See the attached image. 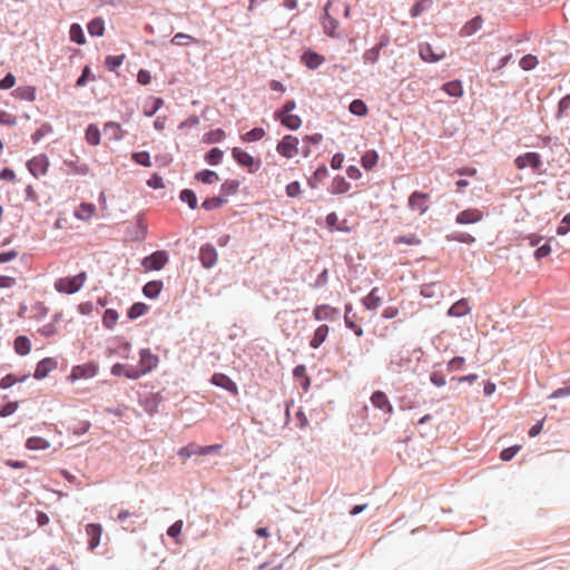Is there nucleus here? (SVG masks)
I'll list each match as a JSON object with an SVG mask.
<instances>
[{
	"instance_id": "1",
	"label": "nucleus",
	"mask_w": 570,
	"mask_h": 570,
	"mask_svg": "<svg viewBox=\"0 0 570 570\" xmlns=\"http://www.w3.org/2000/svg\"><path fill=\"white\" fill-rule=\"evenodd\" d=\"M87 273L80 272L75 276L61 277L56 281L55 288L59 293L75 294L83 286Z\"/></svg>"
},
{
	"instance_id": "2",
	"label": "nucleus",
	"mask_w": 570,
	"mask_h": 570,
	"mask_svg": "<svg viewBox=\"0 0 570 570\" xmlns=\"http://www.w3.org/2000/svg\"><path fill=\"white\" fill-rule=\"evenodd\" d=\"M99 365L96 362H88L80 365H75L71 368L70 374L67 380L70 382H76L81 379H91L98 374Z\"/></svg>"
},
{
	"instance_id": "3",
	"label": "nucleus",
	"mask_w": 570,
	"mask_h": 570,
	"mask_svg": "<svg viewBox=\"0 0 570 570\" xmlns=\"http://www.w3.org/2000/svg\"><path fill=\"white\" fill-rule=\"evenodd\" d=\"M169 262V255L166 250H155L141 259V266L146 271H160Z\"/></svg>"
},
{
	"instance_id": "4",
	"label": "nucleus",
	"mask_w": 570,
	"mask_h": 570,
	"mask_svg": "<svg viewBox=\"0 0 570 570\" xmlns=\"http://www.w3.org/2000/svg\"><path fill=\"white\" fill-rule=\"evenodd\" d=\"M232 156L239 166L247 168L250 174L256 173L261 168V160L255 159L250 154L239 147L232 149Z\"/></svg>"
},
{
	"instance_id": "5",
	"label": "nucleus",
	"mask_w": 570,
	"mask_h": 570,
	"mask_svg": "<svg viewBox=\"0 0 570 570\" xmlns=\"http://www.w3.org/2000/svg\"><path fill=\"white\" fill-rule=\"evenodd\" d=\"M158 363L159 357L156 354H153L149 348L140 350L139 364L136 366V370L138 371L139 374V379L151 372L154 368H156Z\"/></svg>"
},
{
	"instance_id": "6",
	"label": "nucleus",
	"mask_w": 570,
	"mask_h": 570,
	"mask_svg": "<svg viewBox=\"0 0 570 570\" xmlns=\"http://www.w3.org/2000/svg\"><path fill=\"white\" fill-rule=\"evenodd\" d=\"M514 165L518 169L531 168L533 171L540 173L543 165L540 154L535 151H528L519 155L514 159Z\"/></svg>"
},
{
	"instance_id": "7",
	"label": "nucleus",
	"mask_w": 570,
	"mask_h": 570,
	"mask_svg": "<svg viewBox=\"0 0 570 570\" xmlns=\"http://www.w3.org/2000/svg\"><path fill=\"white\" fill-rule=\"evenodd\" d=\"M298 139L292 135H285L276 146L277 153L285 158H293L298 154Z\"/></svg>"
},
{
	"instance_id": "8",
	"label": "nucleus",
	"mask_w": 570,
	"mask_h": 570,
	"mask_svg": "<svg viewBox=\"0 0 570 570\" xmlns=\"http://www.w3.org/2000/svg\"><path fill=\"white\" fill-rule=\"evenodd\" d=\"M313 317L315 321L336 322L341 318V311L328 304L316 305L313 309Z\"/></svg>"
},
{
	"instance_id": "9",
	"label": "nucleus",
	"mask_w": 570,
	"mask_h": 570,
	"mask_svg": "<svg viewBox=\"0 0 570 570\" xmlns=\"http://www.w3.org/2000/svg\"><path fill=\"white\" fill-rule=\"evenodd\" d=\"M26 165L29 173L35 178H38L39 176L47 174L49 168V159L46 154H40L29 159Z\"/></svg>"
},
{
	"instance_id": "10",
	"label": "nucleus",
	"mask_w": 570,
	"mask_h": 570,
	"mask_svg": "<svg viewBox=\"0 0 570 570\" xmlns=\"http://www.w3.org/2000/svg\"><path fill=\"white\" fill-rule=\"evenodd\" d=\"M217 257L218 254L213 244L206 243L200 246L198 258L204 268L209 269L214 267L217 263Z\"/></svg>"
},
{
	"instance_id": "11",
	"label": "nucleus",
	"mask_w": 570,
	"mask_h": 570,
	"mask_svg": "<svg viewBox=\"0 0 570 570\" xmlns=\"http://www.w3.org/2000/svg\"><path fill=\"white\" fill-rule=\"evenodd\" d=\"M209 382L213 385L227 391L233 396L238 395L237 384L228 375H226L224 373H214L210 376Z\"/></svg>"
},
{
	"instance_id": "12",
	"label": "nucleus",
	"mask_w": 570,
	"mask_h": 570,
	"mask_svg": "<svg viewBox=\"0 0 570 570\" xmlns=\"http://www.w3.org/2000/svg\"><path fill=\"white\" fill-rule=\"evenodd\" d=\"M333 1L327 0L323 8V16L321 17L324 33L331 38L335 37V30L338 27V20L330 14V8Z\"/></svg>"
},
{
	"instance_id": "13",
	"label": "nucleus",
	"mask_w": 570,
	"mask_h": 570,
	"mask_svg": "<svg viewBox=\"0 0 570 570\" xmlns=\"http://www.w3.org/2000/svg\"><path fill=\"white\" fill-rule=\"evenodd\" d=\"M419 56L423 61L434 63L444 59L445 51H435L430 43L424 42L419 45Z\"/></svg>"
},
{
	"instance_id": "14",
	"label": "nucleus",
	"mask_w": 570,
	"mask_h": 570,
	"mask_svg": "<svg viewBox=\"0 0 570 570\" xmlns=\"http://www.w3.org/2000/svg\"><path fill=\"white\" fill-rule=\"evenodd\" d=\"M324 61L325 57L311 48L304 50L301 56V62L311 70L317 69Z\"/></svg>"
},
{
	"instance_id": "15",
	"label": "nucleus",
	"mask_w": 570,
	"mask_h": 570,
	"mask_svg": "<svg viewBox=\"0 0 570 570\" xmlns=\"http://www.w3.org/2000/svg\"><path fill=\"white\" fill-rule=\"evenodd\" d=\"M370 400L375 409L383 411L387 415L393 414V405L391 404L387 395L383 391H374Z\"/></svg>"
},
{
	"instance_id": "16",
	"label": "nucleus",
	"mask_w": 570,
	"mask_h": 570,
	"mask_svg": "<svg viewBox=\"0 0 570 570\" xmlns=\"http://www.w3.org/2000/svg\"><path fill=\"white\" fill-rule=\"evenodd\" d=\"M428 199L429 194L415 190L410 195L407 206L411 210H416L420 214H424L429 209L426 205Z\"/></svg>"
},
{
	"instance_id": "17",
	"label": "nucleus",
	"mask_w": 570,
	"mask_h": 570,
	"mask_svg": "<svg viewBox=\"0 0 570 570\" xmlns=\"http://www.w3.org/2000/svg\"><path fill=\"white\" fill-rule=\"evenodd\" d=\"M483 217V214L478 208H468L458 213L455 217V223L460 225H469L475 224L480 222Z\"/></svg>"
},
{
	"instance_id": "18",
	"label": "nucleus",
	"mask_w": 570,
	"mask_h": 570,
	"mask_svg": "<svg viewBox=\"0 0 570 570\" xmlns=\"http://www.w3.org/2000/svg\"><path fill=\"white\" fill-rule=\"evenodd\" d=\"M58 365V362L53 357H45L40 360L33 373V377L36 380H42L49 375V373L55 370Z\"/></svg>"
},
{
	"instance_id": "19",
	"label": "nucleus",
	"mask_w": 570,
	"mask_h": 570,
	"mask_svg": "<svg viewBox=\"0 0 570 570\" xmlns=\"http://www.w3.org/2000/svg\"><path fill=\"white\" fill-rule=\"evenodd\" d=\"M110 373L114 376H125L130 380H138L139 374L135 365H128L122 363H115L111 366Z\"/></svg>"
},
{
	"instance_id": "20",
	"label": "nucleus",
	"mask_w": 570,
	"mask_h": 570,
	"mask_svg": "<svg viewBox=\"0 0 570 570\" xmlns=\"http://www.w3.org/2000/svg\"><path fill=\"white\" fill-rule=\"evenodd\" d=\"M86 533L89 537L88 549L92 551L100 543L102 528L99 523H88L86 525Z\"/></svg>"
},
{
	"instance_id": "21",
	"label": "nucleus",
	"mask_w": 570,
	"mask_h": 570,
	"mask_svg": "<svg viewBox=\"0 0 570 570\" xmlns=\"http://www.w3.org/2000/svg\"><path fill=\"white\" fill-rule=\"evenodd\" d=\"M274 119L279 121L283 127H285L288 130H297L302 126V119L297 115L293 114H286V115H279L274 114Z\"/></svg>"
},
{
	"instance_id": "22",
	"label": "nucleus",
	"mask_w": 570,
	"mask_h": 570,
	"mask_svg": "<svg viewBox=\"0 0 570 570\" xmlns=\"http://www.w3.org/2000/svg\"><path fill=\"white\" fill-rule=\"evenodd\" d=\"M380 288L373 287L370 293L362 298V304L367 311H375L380 307L382 303V297L380 296Z\"/></svg>"
},
{
	"instance_id": "23",
	"label": "nucleus",
	"mask_w": 570,
	"mask_h": 570,
	"mask_svg": "<svg viewBox=\"0 0 570 570\" xmlns=\"http://www.w3.org/2000/svg\"><path fill=\"white\" fill-rule=\"evenodd\" d=\"M344 309H345V311H344V323H345V326H346L348 330L353 331V332H354V334H355L357 337H361V336L363 335L364 331H363V328H362L360 325H357V324L354 322L353 317H354L355 315L351 316V314H352V312H353V305H352V303H346V304H345Z\"/></svg>"
},
{
	"instance_id": "24",
	"label": "nucleus",
	"mask_w": 570,
	"mask_h": 570,
	"mask_svg": "<svg viewBox=\"0 0 570 570\" xmlns=\"http://www.w3.org/2000/svg\"><path fill=\"white\" fill-rule=\"evenodd\" d=\"M12 96L17 99L32 102L37 97V89L35 86H20L12 91Z\"/></svg>"
},
{
	"instance_id": "25",
	"label": "nucleus",
	"mask_w": 570,
	"mask_h": 570,
	"mask_svg": "<svg viewBox=\"0 0 570 570\" xmlns=\"http://www.w3.org/2000/svg\"><path fill=\"white\" fill-rule=\"evenodd\" d=\"M483 19L481 16H476L464 23L460 30L461 37H470L478 32L482 28Z\"/></svg>"
},
{
	"instance_id": "26",
	"label": "nucleus",
	"mask_w": 570,
	"mask_h": 570,
	"mask_svg": "<svg viewBox=\"0 0 570 570\" xmlns=\"http://www.w3.org/2000/svg\"><path fill=\"white\" fill-rule=\"evenodd\" d=\"M442 90L452 98H461L464 94L462 81L459 79L443 83Z\"/></svg>"
},
{
	"instance_id": "27",
	"label": "nucleus",
	"mask_w": 570,
	"mask_h": 570,
	"mask_svg": "<svg viewBox=\"0 0 570 570\" xmlns=\"http://www.w3.org/2000/svg\"><path fill=\"white\" fill-rule=\"evenodd\" d=\"M163 287V281H149L142 286V294L149 299H155L159 296Z\"/></svg>"
},
{
	"instance_id": "28",
	"label": "nucleus",
	"mask_w": 570,
	"mask_h": 570,
	"mask_svg": "<svg viewBox=\"0 0 570 570\" xmlns=\"http://www.w3.org/2000/svg\"><path fill=\"white\" fill-rule=\"evenodd\" d=\"M330 327L325 324L320 325L315 331L309 341V346L314 350L318 348L327 338Z\"/></svg>"
},
{
	"instance_id": "29",
	"label": "nucleus",
	"mask_w": 570,
	"mask_h": 570,
	"mask_svg": "<svg viewBox=\"0 0 570 570\" xmlns=\"http://www.w3.org/2000/svg\"><path fill=\"white\" fill-rule=\"evenodd\" d=\"M470 313L468 301L462 298L453 303L448 309V315L451 317H462Z\"/></svg>"
},
{
	"instance_id": "30",
	"label": "nucleus",
	"mask_w": 570,
	"mask_h": 570,
	"mask_svg": "<svg viewBox=\"0 0 570 570\" xmlns=\"http://www.w3.org/2000/svg\"><path fill=\"white\" fill-rule=\"evenodd\" d=\"M14 352L20 356H26L31 351V342L26 335H18L13 342Z\"/></svg>"
},
{
	"instance_id": "31",
	"label": "nucleus",
	"mask_w": 570,
	"mask_h": 570,
	"mask_svg": "<svg viewBox=\"0 0 570 570\" xmlns=\"http://www.w3.org/2000/svg\"><path fill=\"white\" fill-rule=\"evenodd\" d=\"M163 105L164 100L160 97H148L144 106V115L146 117H153L163 107Z\"/></svg>"
},
{
	"instance_id": "32",
	"label": "nucleus",
	"mask_w": 570,
	"mask_h": 570,
	"mask_svg": "<svg viewBox=\"0 0 570 570\" xmlns=\"http://www.w3.org/2000/svg\"><path fill=\"white\" fill-rule=\"evenodd\" d=\"M350 189L351 184L343 176L337 175L332 181L330 193L332 195H341L347 193Z\"/></svg>"
},
{
	"instance_id": "33",
	"label": "nucleus",
	"mask_w": 570,
	"mask_h": 570,
	"mask_svg": "<svg viewBox=\"0 0 570 570\" xmlns=\"http://www.w3.org/2000/svg\"><path fill=\"white\" fill-rule=\"evenodd\" d=\"M379 161V153L375 149L366 150L361 157L362 167L370 171L372 170Z\"/></svg>"
},
{
	"instance_id": "34",
	"label": "nucleus",
	"mask_w": 570,
	"mask_h": 570,
	"mask_svg": "<svg viewBox=\"0 0 570 570\" xmlns=\"http://www.w3.org/2000/svg\"><path fill=\"white\" fill-rule=\"evenodd\" d=\"M96 206L91 203H81L75 210V217L79 220H88L95 214Z\"/></svg>"
},
{
	"instance_id": "35",
	"label": "nucleus",
	"mask_w": 570,
	"mask_h": 570,
	"mask_svg": "<svg viewBox=\"0 0 570 570\" xmlns=\"http://www.w3.org/2000/svg\"><path fill=\"white\" fill-rule=\"evenodd\" d=\"M87 30L91 37H101L105 32V20L101 17H95L88 22Z\"/></svg>"
},
{
	"instance_id": "36",
	"label": "nucleus",
	"mask_w": 570,
	"mask_h": 570,
	"mask_svg": "<svg viewBox=\"0 0 570 570\" xmlns=\"http://www.w3.org/2000/svg\"><path fill=\"white\" fill-rule=\"evenodd\" d=\"M195 179L205 185H212L219 180V176L215 170L203 169L195 174Z\"/></svg>"
},
{
	"instance_id": "37",
	"label": "nucleus",
	"mask_w": 570,
	"mask_h": 570,
	"mask_svg": "<svg viewBox=\"0 0 570 570\" xmlns=\"http://www.w3.org/2000/svg\"><path fill=\"white\" fill-rule=\"evenodd\" d=\"M179 199L186 204L190 209H196L198 206V198L193 189L184 188L179 193Z\"/></svg>"
},
{
	"instance_id": "38",
	"label": "nucleus",
	"mask_w": 570,
	"mask_h": 570,
	"mask_svg": "<svg viewBox=\"0 0 570 570\" xmlns=\"http://www.w3.org/2000/svg\"><path fill=\"white\" fill-rule=\"evenodd\" d=\"M86 141L90 146H97L100 144L101 134L96 124H90L85 131Z\"/></svg>"
},
{
	"instance_id": "39",
	"label": "nucleus",
	"mask_w": 570,
	"mask_h": 570,
	"mask_svg": "<svg viewBox=\"0 0 570 570\" xmlns=\"http://www.w3.org/2000/svg\"><path fill=\"white\" fill-rule=\"evenodd\" d=\"M328 175V169L327 167L322 164L320 165L315 171L313 173V175L308 178V186L313 189L317 188L318 187V183L321 180H323L325 177H327Z\"/></svg>"
},
{
	"instance_id": "40",
	"label": "nucleus",
	"mask_w": 570,
	"mask_h": 570,
	"mask_svg": "<svg viewBox=\"0 0 570 570\" xmlns=\"http://www.w3.org/2000/svg\"><path fill=\"white\" fill-rule=\"evenodd\" d=\"M24 446L31 451L46 450L50 446V442L40 436H30L27 439Z\"/></svg>"
},
{
	"instance_id": "41",
	"label": "nucleus",
	"mask_w": 570,
	"mask_h": 570,
	"mask_svg": "<svg viewBox=\"0 0 570 570\" xmlns=\"http://www.w3.org/2000/svg\"><path fill=\"white\" fill-rule=\"evenodd\" d=\"M224 151L218 147L210 148L204 156V160L210 166H217L222 163Z\"/></svg>"
},
{
	"instance_id": "42",
	"label": "nucleus",
	"mask_w": 570,
	"mask_h": 570,
	"mask_svg": "<svg viewBox=\"0 0 570 570\" xmlns=\"http://www.w3.org/2000/svg\"><path fill=\"white\" fill-rule=\"evenodd\" d=\"M227 203V198H225L224 196H214V197H207L203 200L202 203V207L205 209V210H214V209H217V208H220L223 205H225Z\"/></svg>"
},
{
	"instance_id": "43",
	"label": "nucleus",
	"mask_w": 570,
	"mask_h": 570,
	"mask_svg": "<svg viewBox=\"0 0 570 570\" xmlns=\"http://www.w3.org/2000/svg\"><path fill=\"white\" fill-rule=\"evenodd\" d=\"M348 111L357 117H365L368 112L366 104L362 99H353L348 106Z\"/></svg>"
},
{
	"instance_id": "44",
	"label": "nucleus",
	"mask_w": 570,
	"mask_h": 570,
	"mask_svg": "<svg viewBox=\"0 0 570 570\" xmlns=\"http://www.w3.org/2000/svg\"><path fill=\"white\" fill-rule=\"evenodd\" d=\"M148 311V305L142 302H136L134 303L128 309H127V317L131 321L137 320L138 317L142 316Z\"/></svg>"
},
{
	"instance_id": "45",
	"label": "nucleus",
	"mask_w": 570,
	"mask_h": 570,
	"mask_svg": "<svg viewBox=\"0 0 570 570\" xmlns=\"http://www.w3.org/2000/svg\"><path fill=\"white\" fill-rule=\"evenodd\" d=\"M70 40L77 45L86 43V36L79 23H72L69 29Z\"/></svg>"
},
{
	"instance_id": "46",
	"label": "nucleus",
	"mask_w": 570,
	"mask_h": 570,
	"mask_svg": "<svg viewBox=\"0 0 570 570\" xmlns=\"http://www.w3.org/2000/svg\"><path fill=\"white\" fill-rule=\"evenodd\" d=\"M445 238L450 242H459L468 245L475 243V237L464 232L450 233L445 236Z\"/></svg>"
},
{
	"instance_id": "47",
	"label": "nucleus",
	"mask_w": 570,
	"mask_h": 570,
	"mask_svg": "<svg viewBox=\"0 0 570 570\" xmlns=\"http://www.w3.org/2000/svg\"><path fill=\"white\" fill-rule=\"evenodd\" d=\"M240 181L237 179H227L220 185V196H233L238 191Z\"/></svg>"
},
{
	"instance_id": "48",
	"label": "nucleus",
	"mask_w": 570,
	"mask_h": 570,
	"mask_svg": "<svg viewBox=\"0 0 570 570\" xmlns=\"http://www.w3.org/2000/svg\"><path fill=\"white\" fill-rule=\"evenodd\" d=\"M118 317L119 314L116 309L107 308L102 315V325L108 330H112L118 321Z\"/></svg>"
},
{
	"instance_id": "49",
	"label": "nucleus",
	"mask_w": 570,
	"mask_h": 570,
	"mask_svg": "<svg viewBox=\"0 0 570 570\" xmlns=\"http://www.w3.org/2000/svg\"><path fill=\"white\" fill-rule=\"evenodd\" d=\"M126 56L122 55H109L105 58V67L107 70L114 72L118 67H120L125 60Z\"/></svg>"
},
{
	"instance_id": "50",
	"label": "nucleus",
	"mask_w": 570,
	"mask_h": 570,
	"mask_svg": "<svg viewBox=\"0 0 570 570\" xmlns=\"http://www.w3.org/2000/svg\"><path fill=\"white\" fill-rule=\"evenodd\" d=\"M226 134L222 128L209 130L204 135V142L206 144H216L220 142L225 139Z\"/></svg>"
},
{
	"instance_id": "51",
	"label": "nucleus",
	"mask_w": 570,
	"mask_h": 570,
	"mask_svg": "<svg viewBox=\"0 0 570 570\" xmlns=\"http://www.w3.org/2000/svg\"><path fill=\"white\" fill-rule=\"evenodd\" d=\"M538 57L531 53L523 56L519 61L520 68L524 71L533 70L538 66Z\"/></svg>"
},
{
	"instance_id": "52",
	"label": "nucleus",
	"mask_w": 570,
	"mask_h": 570,
	"mask_svg": "<svg viewBox=\"0 0 570 570\" xmlns=\"http://www.w3.org/2000/svg\"><path fill=\"white\" fill-rule=\"evenodd\" d=\"M53 127L49 122H43L32 135L31 140L33 144H38L45 136L51 134Z\"/></svg>"
},
{
	"instance_id": "53",
	"label": "nucleus",
	"mask_w": 570,
	"mask_h": 570,
	"mask_svg": "<svg viewBox=\"0 0 570 570\" xmlns=\"http://www.w3.org/2000/svg\"><path fill=\"white\" fill-rule=\"evenodd\" d=\"M265 136V130L261 127H254L244 135H242V140L246 142L258 141Z\"/></svg>"
},
{
	"instance_id": "54",
	"label": "nucleus",
	"mask_w": 570,
	"mask_h": 570,
	"mask_svg": "<svg viewBox=\"0 0 570 570\" xmlns=\"http://www.w3.org/2000/svg\"><path fill=\"white\" fill-rule=\"evenodd\" d=\"M28 377H29V375H23V376L18 379V377H16L14 374L9 373V374L4 375L0 380V389L1 390H7V389L11 387L12 385H14L18 382H24Z\"/></svg>"
},
{
	"instance_id": "55",
	"label": "nucleus",
	"mask_w": 570,
	"mask_h": 570,
	"mask_svg": "<svg viewBox=\"0 0 570 570\" xmlns=\"http://www.w3.org/2000/svg\"><path fill=\"white\" fill-rule=\"evenodd\" d=\"M131 159L142 167H150L151 160H150V154L148 151H135L131 154Z\"/></svg>"
},
{
	"instance_id": "56",
	"label": "nucleus",
	"mask_w": 570,
	"mask_h": 570,
	"mask_svg": "<svg viewBox=\"0 0 570 570\" xmlns=\"http://www.w3.org/2000/svg\"><path fill=\"white\" fill-rule=\"evenodd\" d=\"M411 362V358L410 356H404L402 355V353H397V354H394L392 355L391 357V361H390V367L392 370H400L402 368L405 364L410 363Z\"/></svg>"
},
{
	"instance_id": "57",
	"label": "nucleus",
	"mask_w": 570,
	"mask_h": 570,
	"mask_svg": "<svg viewBox=\"0 0 570 570\" xmlns=\"http://www.w3.org/2000/svg\"><path fill=\"white\" fill-rule=\"evenodd\" d=\"M170 42L175 46H186L189 42L196 43L198 40L190 35L178 32L171 38Z\"/></svg>"
},
{
	"instance_id": "58",
	"label": "nucleus",
	"mask_w": 570,
	"mask_h": 570,
	"mask_svg": "<svg viewBox=\"0 0 570 570\" xmlns=\"http://www.w3.org/2000/svg\"><path fill=\"white\" fill-rule=\"evenodd\" d=\"M394 244H396V245L404 244V245H409V246H417V245L421 244V239L416 235H414V234L400 235V236L395 237Z\"/></svg>"
},
{
	"instance_id": "59",
	"label": "nucleus",
	"mask_w": 570,
	"mask_h": 570,
	"mask_svg": "<svg viewBox=\"0 0 570 570\" xmlns=\"http://www.w3.org/2000/svg\"><path fill=\"white\" fill-rule=\"evenodd\" d=\"M65 165L70 168L71 173L75 175H87L89 171L88 165L78 164L73 160H65Z\"/></svg>"
},
{
	"instance_id": "60",
	"label": "nucleus",
	"mask_w": 570,
	"mask_h": 570,
	"mask_svg": "<svg viewBox=\"0 0 570 570\" xmlns=\"http://www.w3.org/2000/svg\"><path fill=\"white\" fill-rule=\"evenodd\" d=\"M19 409V403L17 401H9L2 405H0V417H7L12 415Z\"/></svg>"
},
{
	"instance_id": "61",
	"label": "nucleus",
	"mask_w": 570,
	"mask_h": 570,
	"mask_svg": "<svg viewBox=\"0 0 570 570\" xmlns=\"http://www.w3.org/2000/svg\"><path fill=\"white\" fill-rule=\"evenodd\" d=\"M381 51L375 47H372L364 51L363 60L365 63H376L380 59Z\"/></svg>"
},
{
	"instance_id": "62",
	"label": "nucleus",
	"mask_w": 570,
	"mask_h": 570,
	"mask_svg": "<svg viewBox=\"0 0 570 570\" xmlns=\"http://www.w3.org/2000/svg\"><path fill=\"white\" fill-rule=\"evenodd\" d=\"M95 77L92 76V72H91V69L89 66H85L81 70V73L80 76L78 77L77 81H76V86L77 87H83L87 85V82L90 80V79H94Z\"/></svg>"
},
{
	"instance_id": "63",
	"label": "nucleus",
	"mask_w": 570,
	"mask_h": 570,
	"mask_svg": "<svg viewBox=\"0 0 570 570\" xmlns=\"http://www.w3.org/2000/svg\"><path fill=\"white\" fill-rule=\"evenodd\" d=\"M430 382L436 387H442L446 383L445 374L442 371H433L430 374Z\"/></svg>"
},
{
	"instance_id": "64",
	"label": "nucleus",
	"mask_w": 570,
	"mask_h": 570,
	"mask_svg": "<svg viewBox=\"0 0 570 570\" xmlns=\"http://www.w3.org/2000/svg\"><path fill=\"white\" fill-rule=\"evenodd\" d=\"M570 108V94L563 96L558 102L557 118H561L563 114Z\"/></svg>"
}]
</instances>
